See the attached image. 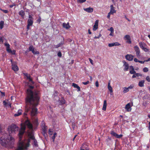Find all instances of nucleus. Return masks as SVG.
Here are the masks:
<instances>
[{
	"instance_id": "obj_7",
	"label": "nucleus",
	"mask_w": 150,
	"mask_h": 150,
	"mask_svg": "<svg viewBox=\"0 0 150 150\" xmlns=\"http://www.w3.org/2000/svg\"><path fill=\"white\" fill-rule=\"evenodd\" d=\"M134 58V56L132 54H127L125 56V58L127 60L129 61H132Z\"/></svg>"
},
{
	"instance_id": "obj_49",
	"label": "nucleus",
	"mask_w": 150,
	"mask_h": 150,
	"mask_svg": "<svg viewBox=\"0 0 150 150\" xmlns=\"http://www.w3.org/2000/svg\"><path fill=\"white\" fill-rule=\"evenodd\" d=\"M82 84H83L86 85L88 84L89 83V81H87L86 82H82Z\"/></svg>"
},
{
	"instance_id": "obj_16",
	"label": "nucleus",
	"mask_w": 150,
	"mask_h": 150,
	"mask_svg": "<svg viewBox=\"0 0 150 150\" xmlns=\"http://www.w3.org/2000/svg\"><path fill=\"white\" fill-rule=\"evenodd\" d=\"M72 86L74 88H77L78 89V91H81V88L80 87L77 85V84L74 83H73L72 84Z\"/></svg>"
},
{
	"instance_id": "obj_45",
	"label": "nucleus",
	"mask_w": 150,
	"mask_h": 150,
	"mask_svg": "<svg viewBox=\"0 0 150 150\" xmlns=\"http://www.w3.org/2000/svg\"><path fill=\"white\" fill-rule=\"evenodd\" d=\"M86 0H77L78 2L80 3H83L85 2Z\"/></svg>"
},
{
	"instance_id": "obj_60",
	"label": "nucleus",
	"mask_w": 150,
	"mask_h": 150,
	"mask_svg": "<svg viewBox=\"0 0 150 150\" xmlns=\"http://www.w3.org/2000/svg\"><path fill=\"white\" fill-rule=\"evenodd\" d=\"M133 87H134L133 86L130 85V86H129L127 88H128V89L129 90V89H132L133 88Z\"/></svg>"
},
{
	"instance_id": "obj_29",
	"label": "nucleus",
	"mask_w": 150,
	"mask_h": 150,
	"mask_svg": "<svg viewBox=\"0 0 150 150\" xmlns=\"http://www.w3.org/2000/svg\"><path fill=\"white\" fill-rule=\"evenodd\" d=\"M4 22L3 21H1L0 22V28L2 29L4 27Z\"/></svg>"
},
{
	"instance_id": "obj_3",
	"label": "nucleus",
	"mask_w": 150,
	"mask_h": 150,
	"mask_svg": "<svg viewBox=\"0 0 150 150\" xmlns=\"http://www.w3.org/2000/svg\"><path fill=\"white\" fill-rule=\"evenodd\" d=\"M28 136L29 138L28 139L27 143L25 144V145L24 142H20L19 143V144L20 142H23L24 144V146L23 147V149H26L30 145V139L33 140L35 139L32 132L29 133L28 134Z\"/></svg>"
},
{
	"instance_id": "obj_59",
	"label": "nucleus",
	"mask_w": 150,
	"mask_h": 150,
	"mask_svg": "<svg viewBox=\"0 0 150 150\" xmlns=\"http://www.w3.org/2000/svg\"><path fill=\"white\" fill-rule=\"evenodd\" d=\"M89 60L91 63V64L92 65H93V60L91 59L90 58H89Z\"/></svg>"
},
{
	"instance_id": "obj_55",
	"label": "nucleus",
	"mask_w": 150,
	"mask_h": 150,
	"mask_svg": "<svg viewBox=\"0 0 150 150\" xmlns=\"http://www.w3.org/2000/svg\"><path fill=\"white\" fill-rule=\"evenodd\" d=\"M111 14V13H110V12L108 13L107 17L108 19L110 18V15Z\"/></svg>"
},
{
	"instance_id": "obj_4",
	"label": "nucleus",
	"mask_w": 150,
	"mask_h": 150,
	"mask_svg": "<svg viewBox=\"0 0 150 150\" xmlns=\"http://www.w3.org/2000/svg\"><path fill=\"white\" fill-rule=\"evenodd\" d=\"M18 127L15 125L13 124L10 126H9L8 129L10 134L11 133L15 134L16 132L18 131Z\"/></svg>"
},
{
	"instance_id": "obj_34",
	"label": "nucleus",
	"mask_w": 150,
	"mask_h": 150,
	"mask_svg": "<svg viewBox=\"0 0 150 150\" xmlns=\"http://www.w3.org/2000/svg\"><path fill=\"white\" fill-rule=\"evenodd\" d=\"M33 140H34L33 143H34V146L35 147L38 146V144H37V140L35 139H33Z\"/></svg>"
},
{
	"instance_id": "obj_33",
	"label": "nucleus",
	"mask_w": 150,
	"mask_h": 150,
	"mask_svg": "<svg viewBox=\"0 0 150 150\" xmlns=\"http://www.w3.org/2000/svg\"><path fill=\"white\" fill-rule=\"evenodd\" d=\"M29 50L30 51H31L33 52V50H34V48L32 45L30 46L29 47Z\"/></svg>"
},
{
	"instance_id": "obj_13",
	"label": "nucleus",
	"mask_w": 150,
	"mask_h": 150,
	"mask_svg": "<svg viewBox=\"0 0 150 150\" xmlns=\"http://www.w3.org/2000/svg\"><path fill=\"white\" fill-rule=\"evenodd\" d=\"M26 125L28 128L30 129H32L33 128V126L32 124L28 121L26 122Z\"/></svg>"
},
{
	"instance_id": "obj_23",
	"label": "nucleus",
	"mask_w": 150,
	"mask_h": 150,
	"mask_svg": "<svg viewBox=\"0 0 150 150\" xmlns=\"http://www.w3.org/2000/svg\"><path fill=\"white\" fill-rule=\"evenodd\" d=\"M33 20L32 19H28V25L32 26L33 23Z\"/></svg>"
},
{
	"instance_id": "obj_19",
	"label": "nucleus",
	"mask_w": 150,
	"mask_h": 150,
	"mask_svg": "<svg viewBox=\"0 0 150 150\" xmlns=\"http://www.w3.org/2000/svg\"><path fill=\"white\" fill-rule=\"evenodd\" d=\"M18 14L19 15L21 16L22 18H24V16L25 14L24 11L21 10L19 12Z\"/></svg>"
},
{
	"instance_id": "obj_8",
	"label": "nucleus",
	"mask_w": 150,
	"mask_h": 150,
	"mask_svg": "<svg viewBox=\"0 0 150 150\" xmlns=\"http://www.w3.org/2000/svg\"><path fill=\"white\" fill-rule=\"evenodd\" d=\"M84 10L89 13H91L93 11V9L92 8L89 7L86 8H84Z\"/></svg>"
},
{
	"instance_id": "obj_48",
	"label": "nucleus",
	"mask_w": 150,
	"mask_h": 150,
	"mask_svg": "<svg viewBox=\"0 0 150 150\" xmlns=\"http://www.w3.org/2000/svg\"><path fill=\"white\" fill-rule=\"evenodd\" d=\"M108 30L110 31L111 32H114V29L112 27H111L109 29H108Z\"/></svg>"
},
{
	"instance_id": "obj_18",
	"label": "nucleus",
	"mask_w": 150,
	"mask_h": 150,
	"mask_svg": "<svg viewBox=\"0 0 150 150\" xmlns=\"http://www.w3.org/2000/svg\"><path fill=\"white\" fill-rule=\"evenodd\" d=\"M108 88L110 93H112L113 92L112 88L110 86V81H109L108 83Z\"/></svg>"
},
{
	"instance_id": "obj_36",
	"label": "nucleus",
	"mask_w": 150,
	"mask_h": 150,
	"mask_svg": "<svg viewBox=\"0 0 150 150\" xmlns=\"http://www.w3.org/2000/svg\"><path fill=\"white\" fill-rule=\"evenodd\" d=\"M127 40H129L130 39V36L129 35H125V37H124Z\"/></svg>"
},
{
	"instance_id": "obj_47",
	"label": "nucleus",
	"mask_w": 150,
	"mask_h": 150,
	"mask_svg": "<svg viewBox=\"0 0 150 150\" xmlns=\"http://www.w3.org/2000/svg\"><path fill=\"white\" fill-rule=\"evenodd\" d=\"M108 46L109 47H113V46H114V43H109L108 44Z\"/></svg>"
},
{
	"instance_id": "obj_12",
	"label": "nucleus",
	"mask_w": 150,
	"mask_h": 150,
	"mask_svg": "<svg viewBox=\"0 0 150 150\" xmlns=\"http://www.w3.org/2000/svg\"><path fill=\"white\" fill-rule=\"evenodd\" d=\"M98 21L96 20L95 21V24L93 26V30L94 31L96 30L98 28Z\"/></svg>"
},
{
	"instance_id": "obj_64",
	"label": "nucleus",
	"mask_w": 150,
	"mask_h": 150,
	"mask_svg": "<svg viewBox=\"0 0 150 150\" xmlns=\"http://www.w3.org/2000/svg\"><path fill=\"white\" fill-rule=\"evenodd\" d=\"M28 17L29 18V19H32V20H33V18L31 15H29L28 16Z\"/></svg>"
},
{
	"instance_id": "obj_52",
	"label": "nucleus",
	"mask_w": 150,
	"mask_h": 150,
	"mask_svg": "<svg viewBox=\"0 0 150 150\" xmlns=\"http://www.w3.org/2000/svg\"><path fill=\"white\" fill-rule=\"evenodd\" d=\"M146 80L148 81V82H150V78L149 77V76H146Z\"/></svg>"
},
{
	"instance_id": "obj_61",
	"label": "nucleus",
	"mask_w": 150,
	"mask_h": 150,
	"mask_svg": "<svg viewBox=\"0 0 150 150\" xmlns=\"http://www.w3.org/2000/svg\"><path fill=\"white\" fill-rule=\"evenodd\" d=\"M16 6V4H14V3L12 4V5H10L9 6V7L10 8H12L13 6Z\"/></svg>"
},
{
	"instance_id": "obj_14",
	"label": "nucleus",
	"mask_w": 150,
	"mask_h": 150,
	"mask_svg": "<svg viewBox=\"0 0 150 150\" xmlns=\"http://www.w3.org/2000/svg\"><path fill=\"white\" fill-rule=\"evenodd\" d=\"M22 112V110L21 109H19L16 113L14 115L15 117H17L21 115Z\"/></svg>"
},
{
	"instance_id": "obj_39",
	"label": "nucleus",
	"mask_w": 150,
	"mask_h": 150,
	"mask_svg": "<svg viewBox=\"0 0 150 150\" xmlns=\"http://www.w3.org/2000/svg\"><path fill=\"white\" fill-rule=\"evenodd\" d=\"M25 126H21L20 130L25 132Z\"/></svg>"
},
{
	"instance_id": "obj_37",
	"label": "nucleus",
	"mask_w": 150,
	"mask_h": 150,
	"mask_svg": "<svg viewBox=\"0 0 150 150\" xmlns=\"http://www.w3.org/2000/svg\"><path fill=\"white\" fill-rule=\"evenodd\" d=\"M111 140V137H108V138L106 139L105 142L107 143H108L109 142V141H110Z\"/></svg>"
},
{
	"instance_id": "obj_63",
	"label": "nucleus",
	"mask_w": 150,
	"mask_h": 150,
	"mask_svg": "<svg viewBox=\"0 0 150 150\" xmlns=\"http://www.w3.org/2000/svg\"><path fill=\"white\" fill-rule=\"evenodd\" d=\"M37 21L39 23H40V22H41V18H39V19H38V20H37Z\"/></svg>"
},
{
	"instance_id": "obj_42",
	"label": "nucleus",
	"mask_w": 150,
	"mask_h": 150,
	"mask_svg": "<svg viewBox=\"0 0 150 150\" xmlns=\"http://www.w3.org/2000/svg\"><path fill=\"white\" fill-rule=\"evenodd\" d=\"M148 69L147 67H145L143 69V71L144 72H146L148 71Z\"/></svg>"
},
{
	"instance_id": "obj_44",
	"label": "nucleus",
	"mask_w": 150,
	"mask_h": 150,
	"mask_svg": "<svg viewBox=\"0 0 150 150\" xmlns=\"http://www.w3.org/2000/svg\"><path fill=\"white\" fill-rule=\"evenodd\" d=\"M114 45L115 46H119L120 45V44L118 42H114Z\"/></svg>"
},
{
	"instance_id": "obj_30",
	"label": "nucleus",
	"mask_w": 150,
	"mask_h": 150,
	"mask_svg": "<svg viewBox=\"0 0 150 150\" xmlns=\"http://www.w3.org/2000/svg\"><path fill=\"white\" fill-rule=\"evenodd\" d=\"M123 93H126L129 91V90L128 88L127 87H125L123 88Z\"/></svg>"
},
{
	"instance_id": "obj_43",
	"label": "nucleus",
	"mask_w": 150,
	"mask_h": 150,
	"mask_svg": "<svg viewBox=\"0 0 150 150\" xmlns=\"http://www.w3.org/2000/svg\"><path fill=\"white\" fill-rule=\"evenodd\" d=\"M58 56L59 57H61L62 56V53L60 51H59L57 53Z\"/></svg>"
},
{
	"instance_id": "obj_57",
	"label": "nucleus",
	"mask_w": 150,
	"mask_h": 150,
	"mask_svg": "<svg viewBox=\"0 0 150 150\" xmlns=\"http://www.w3.org/2000/svg\"><path fill=\"white\" fill-rule=\"evenodd\" d=\"M3 104L4 106H6L7 105V103L4 100L3 102Z\"/></svg>"
},
{
	"instance_id": "obj_25",
	"label": "nucleus",
	"mask_w": 150,
	"mask_h": 150,
	"mask_svg": "<svg viewBox=\"0 0 150 150\" xmlns=\"http://www.w3.org/2000/svg\"><path fill=\"white\" fill-rule=\"evenodd\" d=\"M144 80H142L141 81H139L138 85L139 86L141 87H142L144 86Z\"/></svg>"
},
{
	"instance_id": "obj_5",
	"label": "nucleus",
	"mask_w": 150,
	"mask_h": 150,
	"mask_svg": "<svg viewBox=\"0 0 150 150\" xmlns=\"http://www.w3.org/2000/svg\"><path fill=\"white\" fill-rule=\"evenodd\" d=\"M133 105V103H128L126 105L125 109L128 112L132 110L131 107Z\"/></svg>"
},
{
	"instance_id": "obj_1",
	"label": "nucleus",
	"mask_w": 150,
	"mask_h": 150,
	"mask_svg": "<svg viewBox=\"0 0 150 150\" xmlns=\"http://www.w3.org/2000/svg\"><path fill=\"white\" fill-rule=\"evenodd\" d=\"M28 88L26 91V106L24 115L25 116L27 113L30 111L31 115L33 116L38 114V109L36 107L39 104L41 94L39 91L35 89L33 90L34 86L29 85Z\"/></svg>"
},
{
	"instance_id": "obj_51",
	"label": "nucleus",
	"mask_w": 150,
	"mask_h": 150,
	"mask_svg": "<svg viewBox=\"0 0 150 150\" xmlns=\"http://www.w3.org/2000/svg\"><path fill=\"white\" fill-rule=\"evenodd\" d=\"M142 49L145 52H147L149 50V49H147V48H145V47Z\"/></svg>"
},
{
	"instance_id": "obj_15",
	"label": "nucleus",
	"mask_w": 150,
	"mask_h": 150,
	"mask_svg": "<svg viewBox=\"0 0 150 150\" xmlns=\"http://www.w3.org/2000/svg\"><path fill=\"white\" fill-rule=\"evenodd\" d=\"M110 12L111 13V14H113L114 13H116V11L114 9V7L112 5H111L110 6Z\"/></svg>"
},
{
	"instance_id": "obj_32",
	"label": "nucleus",
	"mask_w": 150,
	"mask_h": 150,
	"mask_svg": "<svg viewBox=\"0 0 150 150\" xmlns=\"http://www.w3.org/2000/svg\"><path fill=\"white\" fill-rule=\"evenodd\" d=\"M10 51H8V53H11L13 55H15L16 54V51L15 50H12L11 49L10 50Z\"/></svg>"
},
{
	"instance_id": "obj_56",
	"label": "nucleus",
	"mask_w": 150,
	"mask_h": 150,
	"mask_svg": "<svg viewBox=\"0 0 150 150\" xmlns=\"http://www.w3.org/2000/svg\"><path fill=\"white\" fill-rule=\"evenodd\" d=\"M128 69H129V66H125V67L124 69V70L125 71H127L128 70Z\"/></svg>"
},
{
	"instance_id": "obj_6",
	"label": "nucleus",
	"mask_w": 150,
	"mask_h": 150,
	"mask_svg": "<svg viewBox=\"0 0 150 150\" xmlns=\"http://www.w3.org/2000/svg\"><path fill=\"white\" fill-rule=\"evenodd\" d=\"M134 49L136 52V54L137 57H140V51L139 47L137 46H135L134 47Z\"/></svg>"
},
{
	"instance_id": "obj_62",
	"label": "nucleus",
	"mask_w": 150,
	"mask_h": 150,
	"mask_svg": "<svg viewBox=\"0 0 150 150\" xmlns=\"http://www.w3.org/2000/svg\"><path fill=\"white\" fill-rule=\"evenodd\" d=\"M134 61L135 62H139V60L137 59L136 58H135L134 59Z\"/></svg>"
},
{
	"instance_id": "obj_26",
	"label": "nucleus",
	"mask_w": 150,
	"mask_h": 150,
	"mask_svg": "<svg viewBox=\"0 0 150 150\" xmlns=\"http://www.w3.org/2000/svg\"><path fill=\"white\" fill-rule=\"evenodd\" d=\"M110 134L112 136L115 137L117 138V134L114 132L113 131H111L110 132Z\"/></svg>"
},
{
	"instance_id": "obj_20",
	"label": "nucleus",
	"mask_w": 150,
	"mask_h": 150,
	"mask_svg": "<svg viewBox=\"0 0 150 150\" xmlns=\"http://www.w3.org/2000/svg\"><path fill=\"white\" fill-rule=\"evenodd\" d=\"M5 46L6 47V50L7 52L10 51L11 49L10 48V45L8 43H4Z\"/></svg>"
},
{
	"instance_id": "obj_2",
	"label": "nucleus",
	"mask_w": 150,
	"mask_h": 150,
	"mask_svg": "<svg viewBox=\"0 0 150 150\" xmlns=\"http://www.w3.org/2000/svg\"><path fill=\"white\" fill-rule=\"evenodd\" d=\"M14 139L10 134L4 133L0 138V143L5 147H11L14 144Z\"/></svg>"
},
{
	"instance_id": "obj_50",
	"label": "nucleus",
	"mask_w": 150,
	"mask_h": 150,
	"mask_svg": "<svg viewBox=\"0 0 150 150\" xmlns=\"http://www.w3.org/2000/svg\"><path fill=\"white\" fill-rule=\"evenodd\" d=\"M28 80L29 81L31 82L32 84H33L34 83V82L33 81L31 77L28 79Z\"/></svg>"
},
{
	"instance_id": "obj_11",
	"label": "nucleus",
	"mask_w": 150,
	"mask_h": 150,
	"mask_svg": "<svg viewBox=\"0 0 150 150\" xmlns=\"http://www.w3.org/2000/svg\"><path fill=\"white\" fill-rule=\"evenodd\" d=\"M62 26L64 28L67 29L71 27L69 25V23H63L62 24Z\"/></svg>"
},
{
	"instance_id": "obj_41",
	"label": "nucleus",
	"mask_w": 150,
	"mask_h": 150,
	"mask_svg": "<svg viewBox=\"0 0 150 150\" xmlns=\"http://www.w3.org/2000/svg\"><path fill=\"white\" fill-rule=\"evenodd\" d=\"M0 9L2 11H3L4 13H7L8 12V10H4L1 9V8H0Z\"/></svg>"
},
{
	"instance_id": "obj_27",
	"label": "nucleus",
	"mask_w": 150,
	"mask_h": 150,
	"mask_svg": "<svg viewBox=\"0 0 150 150\" xmlns=\"http://www.w3.org/2000/svg\"><path fill=\"white\" fill-rule=\"evenodd\" d=\"M142 76V74H139V73H136L134 74L132 76V77L133 78H135L136 77H138L139 76Z\"/></svg>"
},
{
	"instance_id": "obj_38",
	"label": "nucleus",
	"mask_w": 150,
	"mask_h": 150,
	"mask_svg": "<svg viewBox=\"0 0 150 150\" xmlns=\"http://www.w3.org/2000/svg\"><path fill=\"white\" fill-rule=\"evenodd\" d=\"M48 133L50 135H52L53 133V132L51 130V129H50L48 130Z\"/></svg>"
},
{
	"instance_id": "obj_10",
	"label": "nucleus",
	"mask_w": 150,
	"mask_h": 150,
	"mask_svg": "<svg viewBox=\"0 0 150 150\" xmlns=\"http://www.w3.org/2000/svg\"><path fill=\"white\" fill-rule=\"evenodd\" d=\"M25 132L20 130L19 131V133H18V136L19 137V141H21L22 140V136L23 134Z\"/></svg>"
},
{
	"instance_id": "obj_31",
	"label": "nucleus",
	"mask_w": 150,
	"mask_h": 150,
	"mask_svg": "<svg viewBox=\"0 0 150 150\" xmlns=\"http://www.w3.org/2000/svg\"><path fill=\"white\" fill-rule=\"evenodd\" d=\"M60 103L62 105L64 104L65 103V100L64 99L63 97L60 100Z\"/></svg>"
},
{
	"instance_id": "obj_54",
	"label": "nucleus",
	"mask_w": 150,
	"mask_h": 150,
	"mask_svg": "<svg viewBox=\"0 0 150 150\" xmlns=\"http://www.w3.org/2000/svg\"><path fill=\"white\" fill-rule=\"evenodd\" d=\"M123 62L124 64L123 66H128V64L125 61H123Z\"/></svg>"
},
{
	"instance_id": "obj_24",
	"label": "nucleus",
	"mask_w": 150,
	"mask_h": 150,
	"mask_svg": "<svg viewBox=\"0 0 150 150\" xmlns=\"http://www.w3.org/2000/svg\"><path fill=\"white\" fill-rule=\"evenodd\" d=\"M64 44V41H62L60 43H59V44H57V45H55L54 46L56 48H58L59 47H60L61 46H62Z\"/></svg>"
},
{
	"instance_id": "obj_58",
	"label": "nucleus",
	"mask_w": 150,
	"mask_h": 150,
	"mask_svg": "<svg viewBox=\"0 0 150 150\" xmlns=\"http://www.w3.org/2000/svg\"><path fill=\"white\" fill-rule=\"evenodd\" d=\"M95 85L97 87H98L99 86L98 82V81H97L95 82Z\"/></svg>"
},
{
	"instance_id": "obj_28",
	"label": "nucleus",
	"mask_w": 150,
	"mask_h": 150,
	"mask_svg": "<svg viewBox=\"0 0 150 150\" xmlns=\"http://www.w3.org/2000/svg\"><path fill=\"white\" fill-rule=\"evenodd\" d=\"M12 69L15 71H17L19 69L18 66H12Z\"/></svg>"
},
{
	"instance_id": "obj_40",
	"label": "nucleus",
	"mask_w": 150,
	"mask_h": 150,
	"mask_svg": "<svg viewBox=\"0 0 150 150\" xmlns=\"http://www.w3.org/2000/svg\"><path fill=\"white\" fill-rule=\"evenodd\" d=\"M34 54H38L39 53V52L38 51H35V50H33V52H32Z\"/></svg>"
},
{
	"instance_id": "obj_22",
	"label": "nucleus",
	"mask_w": 150,
	"mask_h": 150,
	"mask_svg": "<svg viewBox=\"0 0 150 150\" xmlns=\"http://www.w3.org/2000/svg\"><path fill=\"white\" fill-rule=\"evenodd\" d=\"M136 72L134 71L133 66H130V73L131 74H134Z\"/></svg>"
},
{
	"instance_id": "obj_53",
	"label": "nucleus",
	"mask_w": 150,
	"mask_h": 150,
	"mask_svg": "<svg viewBox=\"0 0 150 150\" xmlns=\"http://www.w3.org/2000/svg\"><path fill=\"white\" fill-rule=\"evenodd\" d=\"M123 136V135L122 134H120V135H119L117 134V137L116 138H120L121 137Z\"/></svg>"
},
{
	"instance_id": "obj_35",
	"label": "nucleus",
	"mask_w": 150,
	"mask_h": 150,
	"mask_svg": "<svg viewBox=\"0 0 150 150\" xmlns=\"http://www.w3.org/2000/svg\"><path fill=\"white\" fill-rule=\"evenodd\" d=\"M57 133L56 132H54L53 134V136L52 137V138L53 140V142L54 141V139L55 138L56 136L57 135Z\"/></svg>"
},
{
	"instance_id": "obj_17",
	"label": "nucleus",
	"mask_w": 150,
	"mask_h": 150,
	"mask_svg": "<svg viewBox=\"0 0 150 150\" xmlns=\"http://www.w3.org/2000/svg\"><path fill=\"white\" fill-rule=\"evenodd\" d=\"M139 45L140 48L142 49H143L146 46V45L145 43L142 42L139 43Z\"/></svg>"
},
{
	"instance_id": "obj_46",
	"label": "nucleus",
	"mask_w": 150,
	"mask_h": 150,
	"mask_svg": "<svg viewBox=\"0 0 150 150\" xmlns=\"http://www.w3.org/2000/svg\"><path fill=\"white\" fill-rule=\"evenodd\" d=\"M46 129L47 126H44L43 127V131L44 132V133H45V132H46Z\"/></svg>"
},
{
	"instance_id": "obj_9",
	"label": "nucleus",
	"mask_w": 150,
	"mask_h": 150,
	"mask_svg": "<svg viewBox=\"0 0 150 150\" xmlns=\"http://www.w3.org/2000/svg\"><path fill=\"white\" fill-rule=\"evenodd\" d=\"M80 150H89V149L86 144H83L80 147Z\"/></svg>"
},
{
	"instance_id": "obj_21",
	"label": "nucleus",
	"mask_w": 150,
	"mask_h": 150,
	"mask_svg": "<svg viewBox=\"0 0 150 150\" xmlns=\"http://www.w3.org/2000/svg\"><path fill=\"white\" fill-rule=\"evenodd\" d=\"M107 106V101L105 100L104 101L103 104L102 108V110H105Z\"/></svg>"
}]
</instances>
